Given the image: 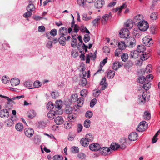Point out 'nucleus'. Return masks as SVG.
I'll list each match as a JSON object with an SVG mask.
<instances>
[{
	"label": "nucleus",
	"mask_w": 160,
	"mask_h": 160,
	"mask_svg": "<svg viewBox=\"0 0 160 160\" xmlns=\"http://www.w3.org/2000/svg\"><path fill=\"white\" fill-rule=\"evenodd\" d=\"M127 7L126 4L125 3H123L122 5L117 7L115 9V12H117L118 10L119 11L118 13V14H119L121 13V11L123 8H125Z\"/></svg>",
	"instance_id": "36"
},
{
	"label": "nucleus",
	"mask_w": 160,
	"mask_h": 160,
	"mask_svg": "<svg viewBox=\"0 0 160 160\" xmlns=\"http://www.w3.org/2000/svg\"><path fill=\"white\" fill-rule=\"evenodd\" d=\"M105 2L102 0H98L95 3V7L98 8H102L103 5L104 4Z\"/></svg>",
	"instance_id": "22"
},
{
	"label": "nucleus",
	"mask_w": 160,
	"mask_h": 160,
	"mask_svg": "<svg viewBox=\"0 0 160 160\" xmlns=\"http://www.w3.org/2000/svg\"><path fill=\"white\" fill-rule=\"evenodd\" d=\"M90 36L88 34H85L83 40L85 43H87L90 40Z\"/></svg>",
	"instance_id": "50"
},
{
	"label": "nucleus",
	"mask_w": 160,
	"mask_h": 160,
	"mask_svg": "<svg viewBox=\"0 0 160 160\" xmlns=\"http://www.w3.org/2000/svg\"><path fill=\"white\" fill-rule=\"evenodd\" d=\"M92 112L91 111H89L87 112L86 113L85 116L87 118H90L92 117Z\"/></svg>",
	"instance_id": "53"
},
{
	"label": "nucleus",
	"mask_w": 160,
	"mask_h": 160,
	"mask_svg": "<svg viewBox=\"0 0 160 160\" xmlns=\"http://www.w3.org/2000/svg\"><path fill=\"white\" fill-rule=\"evenodd\" d=\"M146 96L145 94L143 93L142 96H138V101L140 103L144 104L146 102Z\"/></svg>",
	"instance_id": "21"
},
{
	"label": "nucleus",
	"mask_w": 160,
	"mask_h": 160,
	"mask_svg": "<svg viewBox=\"0 0 160 160\" xmlns=\"http://www.w3.org/2000/svg\"><path fill=\"white\" fill-rule=\"evenodd\" d=\"M33 82L29 80L25 81L24 83V85L26 87H28L29 89H32L30 87L32 86Z\"/></svg>",
	"instance_id": "33"
},
{
	"label": "nucleus",
	"mask_w": 160,
	"mask_h": 160,
	"mask_svg": "<svg viewBox=\"0 0 160 160\" xmlns=\"http://www.w3.org/2000/svg\"><path fill=\"white\" fill-rule=\"evenodd\" d=\"M52 158L54 160H62L63 157L62 155H57L54 156Z\"/></svg>",
	"instance_id": "48"
},
{
	"label": "nucleus",
	"mask_w": 160,
	"mask_h": 160,
	"mask_svg": "<svg viewBox=\"0 0 160 160\" xmlns=\"http://www.w3.org/2000/svg\"><path fill=\"white\" fill-rule=\"evenodd\" d=\"M137 133L136 132H132L130 133L128 136V138L130 141H134L137 140L138 137Z\"/></svg>",
	"instance_id": "17"
},
{
	"label": "nucleus",
	"mask_w": 160,
	"mask_h": 160,
	"mask_svg": "<svg viewBox=\"0 0 160 160\" xmlns=\"http://www.w3.org/2000/svg\"><path fill=\"white\" fill-rule=\"evenodd\" d=\"M87 83V79L85 78H82L81 80L80 84L82 86H85Z\"/></svg>",
	"instance_id": "47"
},
{
	"label": "nucleus",
	"mask_w": 160,
	"mask_h": 160,
	"mask_svg": "<svg viewBox=\"0 0 160 160\" xmlns=\"http://www.w3.org/2000/svg\"><path fill=\"white\" fill-rule=\"evenodd\" d=\"M91 122L89 120L86 119L84 122L83 124L84 126L86 128H88L90 126Z\"/></svg>",
	"instance_id": "46"
},
{
	"label": "nucleus",
	"mask_w": 160,
	"mask_h": 160,
	"mask_svg": "<svg viewBox=\"0 0 160 160\" xmlns=\"http://www.w3.org/2000/svg\"><path fill=\"white\" fill-rule=\"evenodd\" d=\"M88 94V92L87 90L83 89L80 92V96L83 97H85Z\"/></svg>",
	"instance_id": "37"
},
{
	"label": "nucleus",
	"mask_w": 160,
	"mask_h": 160,
	"mask_svg": "<svg viewBox=\"0 0 160 160\" xmlns=\"http://www.w3.org/2000/svg\"><path fill=\"white\" fill-rule=\"evenodd\" d=\"M152 70V68L151 67V65H148L144 71V73L146 72L147 73H150Z\"/></svg>",
	"instance_id": "49"
},
{
	"label": "nucleus",
	"mask_w": 160,
	"mask_h": 160,
	"mask_svg": "<svg viewBox=\"0 0 160 160\" xmlns=\"http://www.w3.org/2000/svg\"><path fill=\"white\" fill-rule=\"evenodd\" d=\"M110 148L108 147H103L100 148L99 150L100 154L104 156H107L111 154L112 153V150Z\"/></svg>",
	"instance_id": "1"
},
{
	"label": "nucleus",
	"mask_w": 160,
	"mask_h": 160,
	"mask_svg": "<svg viewBox=\"0 0 160 160\" xmlns=\"http://www.w3.org/2000/svg\"><path fill=\"white\" fill-rule=\"evenodd\" d=\"M69 120L71 122H73L76 120V117L75 115H73L69 114L68 116Z\"/></svg>",
	"instance_id": "55"
},
{
	"label": "nucleus",
	"mask_w": 160,
	"mask_h": 160,
	"mask_svg": "<svg viewBox=\"0 0 160 160\" xmlns=\"http://www.w3.org/2000/svg\"><path fill=\"white\" fill-rule=\"evenodd\" d=\"M151 87V84L150 83V82H147L146 81L144 82V83L143 84V88L144 89L146 90H148Z\"/></svg>",
	"instance_id": "42"
},
{
	"label": "nucleus",
	"mask_w": 160,
	"mask_h": 160,
	"mask_svg": "<svg viewBox=\"0 0 160 160\" xmlns=\"http://www.w3.org/2000/svg\"><path fill=\"white\" fill-rule=\"evenodd\" d=\"M36 113L33 110H30L28 112V118L32 119L36 116Z\"/></svg>",
	"instance_id": "30"
},
{
	"label": "nucleus",
	"mask_w": 160,
	"mask_h": 160,
	"mask_svg": "<svg viewBox=\"0 0 160 160\" xmlns=\"http://www.w3.org/2000/svg\"><path fill=\"white\" fill-rule=\"evenodd\" d=\"M10 80L9 78L6 76H3L2 78V81L4 83H8Z\"/></svg>",
	"instance_id": "54"
},
{
	"label": "nucleus",
	"mask_w": 160,
	"mask_h": 160,
	"mask_svg": "<svg viewBox=\"0 0 160 160\" xmlns=\"http://www.w3.org/2000/svg\"><path fill=\"white\" fill-rule=\"evenodd\" d=\"M41 85V83L38 81H35L33 84V86L35 88L39 87Z\"/></svg>",
	"instance_id": "60"
},
{
	"label": "nucleus",
	"mask_w": 160,
	"mask_h": 160,
	"mask_svg": "<svg viewBox=\"0 0 160 160\" xmlns=\"http://www.w3.org/2000/svg\"><path fill=\"white\" fill-rule=\"evenodd\" d=\"M129 55L130 57L136 59L138 58L139 53L137 51H133L130 52Z\"/></svg>",
	"instance_id": "28"
},
{
	"label": "nucleus",
	"mask_w": 160,
	"mask_h": 160,
	"mask_svg": "<svg viewBox=\"0 0 160 160\" xmlns=\"http://www.w3.org/2000/svg\"><path fill=\"white\" fill-rule=\"evenodd\" d=\"M33 140L35 144H39L41 142V137L38 135H35L34 137Z\"/></svg>",
	"instance_id": "18"
},
{
	"label": "nucleus",
	"mask_w": 160,
	"mask_h": 160,
	"mask_svg": "<svg viewBox=\"0 0 160 160\" xmlns=\"http://www.w3.org/2000/svg\"><path fill=\"white\" fill-rule=\"evenodd\" d=\"M60 113L58 112V110L56 111L50 110L48 113V116L49 118L51 119H54L56 116L58 114H60Z\"/></svg>",
	"instance_id": "11"
},
{
	"label": "nucleus",
	"mask_w": 160,
	"mask_h": 160,
	"mask_svg": "<svg viewBox=\"0 0 160 160\" xmlns=\"http://www.w3.org/2000/svg\"><path fill=\"white\" fill-rule=\"evenodd\" d=\"M145 46L143 45H138L137 47V51L138 52H144L145 51Z\"/></svg>",
	"instance_id": "29"
},
{
	"label": "nucleus",
	"mask_w": 160,
	"mask_h": 160,
	"mask_svg": "<svg viewBox=\"0 0 160 160\" xmlns=\"http://www.w3.org/2000/svg\"><path fill=\"white\" fill-rule=\"evenodd\" d=\"M85 138L89 142L92 141L93 140V137L92 135L90 133L87 134L85 136Z\"/></svg>",
	"instance_id": "43"
},
{
	"label": "nucleus",
	"mask_w": 160,
	"mask_h": 160,
	"mask_svg": "<svg viewBox=\"0 0 160 160\" xmlns=\"http://www.w3.org/2000/svg\"><path fill=\"white\" fill-rule=\"evenodd\" d=\"M24 132L27 137L30 138L33 135L34 131L32 128H26L24 130Z\"/></svg>",
	"instance_id": "9"
},
{
	"label": "nucleus",
	"mask_w": 160,
	"mask_h": 160,
	"mask_svg": "<svg viewBox=\"0 0 160 160\" xmlns=\"http://www.w3.org/2000/svg\"><path fill=\"white\" fill-rule=\"evenodd\" d=\"M51 94L52 98L54 99L57 98L59 96V93L57 92H52Z\"/></svg>",
	"instance_id": "44"
},
{
	"label": "nucleus",
	"mask_w": 160,
	"mask_h": 160,
	"mask_svg": "<svg viewBox=\"0 0 160 160\" xmlns=\"http://www.w3.org/2000/svg\"><path fill=\"white\" fill-rule=\"evenodd\" d=\"M56 116L54 118V120L55 123L58 125L62 124L64 120L63 118L61 116Z\"/></svg>",
	"instance_id": "13"
},
{
	"label": "nucleus",
	"mask_w": 160,
	"mask_h": 160,
	"mask_svg": "<svg viewBox=\"0 0 160 160\" xmlns=\"http://www.w3.org/2000/svg\"><path fill=\"white\" fill-rule=\"evenodd\" d=\"M89 142L85 138H82L80 141L81 144L84 147H86L88 145Z\"/></svg>",
	"instance_id": "25"
},
{
	"label": "nucleus",
	"mask_w": 160,
	"mask_h": 160,
	"mask_svg": "<svg viewBox=\"0 0 160 160\" xmlns=\"http://www.w3.org/2000/svg\"><path fill=\"white\" fill-rule=\"evenodd\" d=\"M153 79V77L151 74H149L147 75L146 78L144 77H140L139 78L138 82V83L143 84L146 81L147 82H150Z\"/></svg>",
	"instance_id": "2"
},
{
	"label": "nucleus",
	"mask_w": 160,
	"mask_h": 160,
	"mask_svg": "<svg viewBox=\"0 0 160 160\" xmlns=\"http://www.w3.org/2000/svg\"><path fill=\"white\" fill-rule=\"evenodd\" d=\"M115 75V71L112 70H109L108 73V77L109 78H113Z\"/></svg>",
	"instance_id": "38"
},
{
	"label": "nucleus",
	"mask_w": 160,
	"mask_h": 160,
	"mask_svg": "<svg viewBox=\"0 0 160 160\" xmlns=\"http://www.w3.org/2000/svg\"><path fill=\"white\" fill-rule=\"evenodd\" d=\"M84 101V99L83 97H80L78 98L77 101V105L79 107H81L82 106Z\"/></svg>",
	"instance_id": "26"
},
{
	"label": "nucleus",
	"mask_w": 160,
	"mask_h": 160,
	"mask_svg": "<svg viewBox=\"0 0 160 160\" xmlns=\"http://www.w3.org/2000/svg\"><path fill=\"white\" fill-rule=\"evenodd\" d=\"M100 85L102 86L101 89L102 90H104L108 86V83L106 82V78L104 77L102 78L100 82Z\"/></svg>",
	"instance_id": "20"
},
{
	"label": "nucleus",
	"mask_w": 160,
	"mask_h": 160,
	"mask_svg": "<svg viewBox=\"0 0 160 160\" xmlns=\"http://www.w3.org/2000/svg\"><path fill=\"white\" fill-rule=\"evenodd\" d=\"M119 34L121 38L127 39L128 38V37L129 35V31L128 29H122L119 32Z\"/></svg>",
	"instance_id": "7"
},
{
	"label": "nucleus",
	"mask_w": 160,
	"mask_h": 160,
	"mask_svg": "<svg viewBox=\"0 0 160 160\" xmlns=\"http://www.w3.org/2000/svg\"><path fill=\"white\" fill-rule=\"evenodd\" d=\"M143 117L144 119L146 120H149L151 118L150 113L147 111L144 112Z\"/></svg>",
	"instance_id": "41"
},
{
	"label": "nucleus",
	"mask_w": 160,
	"mask_h": 160,
	"mask_svg": "<svg viewBox=\"0 0 160 160\" xmlns=\"http://www.w3.org/2000/svg\"><path fill=\"white\" fill-rule=\"evenodd\" d=\"M107 58H106L104 59L102 62H101L100 63V68L101 69L99 70H98V71L96 72L95 74L98 73L99 72H100L101 71L102 68L103 66H104L105 63L107 62Z\"/></svg>",
	"instance_id": "34"
},
{
	"label": "nucleus",
	"mask_w": 160,
	"mask_h": 160,
	"mask_svg": "<svg viewBox=\"0 0 160 160\" xmlns=\"http://www.w3.org/2000/svg\"><path fill=\"white\" fill-rule=\"evenodd\" d=\"M57 31L56 29H55L52 30L50 32H49V33L53 36H55L57 35Z\"/></svg>",
	"instance_id": "62"
},
{
	"label": "nucleus",
	"mask_w": 160,
	"mask_h": 160,
	"mask_svg": "<svg viewBox=\"0 0 160 160\" xmlns=\"http://www.w3.org/2000/svg\"><path fill=\"white\" fill-rule=\"evenodd\" d=\"M129 144L127 141H125L122 144L120 145V148L122 149H124L125 148L126 146Z\"/></svg>",
	"instance_id": "56"
},
{
	"label": "nucleus",
	"mask_w": 160,
	"mask_h": 160,
	"mask_svg": "<svg viewBox=\"0 0 160 160\" xmlns=\"http://www.w3.org/2000/svg\"><path fill=\"white\" fill-rule=\"evenodd\" d=\"M78 98V96L77 94H72V95L71 100L73 102L77 101Z\"/></svg>",
	"instance_id": "58"
},
{
	"label": "nucleus",
	"mask_w": 160,
	"mask_h": 160,
	"mask_svg": "<svg viewBox=\"0 0 160 160\" xmlns=\"http://www.w3.org/2000/svg\"><path fill=\"white\" fill-rule=\"evenodd\" d=\"M68 30L66 28H61L59 30V32L60 35L66 36Z\"/></svg>",
	"instance_id": "24"
},
{
	"label": "nucleus",
	"mask_w": 160,
	"mask_h": 160,
	"mask_svg": "<svg viewBox=\"0 0 160 160\" xmlns=\"http://www.w3.org/2000/svg\"><path fill=\"white\" fill-rule=\"evenodd\" d=\"M122 65L123 64L122 63H120L118 61H115L113 63L112 68L114 70H116L121 67Z\"/></svg>",
	"instance_id": "23"
},
{
	"label": "nucleus",
	"mask_w": 160,
	"mask_h": 160,
	"mask_svg": "<svg viewBox=\"0 0 160 160\" xmlns=\"http://www.w3.org/2000/svg\"><path fill=\"white\" fill-rule=\"evenodd\" d=\"M111 13L110 12L108 14H106L104 15L101 18L102 23L103 24H106L109 19H111L112 18Z\"/></svg>",
	"instance_id": "8"
},
{
	"label": "nucleus",
	"mask_w": 160,
	"mask_h": 160,
	"mask_svg": "<svg viewBox=\"0 0 160 160\" xmlns=\"http://www.w3.org/2000/svg\"><path fill=\"white\" fill-rule=\"evenodd\" d=\"M100 145L97 143H92L89 146V148L93 151H97L100 150Z\"/></svg>",
	"instance_id": "10"
},
{
	"label": "nucleus",
	"mask_w": 160,
	"mask_h": 160,
	"mask_svg": "<svg viewBox=\"0 0 160 160\" xmlns=\"http://www.w3.org/2000/svg\"><path fill=\"white\" fill-rule=\"evenodd\" d=\"M118 46L119 49L123 50L125 49L126 45L124 42H120L118 43Z\"/></svg>",
	"instance_id": "32"
},
{
	"label": "nucleus",
	"mask_w": 160,
	"mask_h": 160,
	"mask_svg": "<svg viewBox=\"0 0 160 160\" xmlns=\"http://www.w3.org/2000/svg\"><path fill=\"white\" fill-rule=\"evenodd\" d=\"M143 42L145 45L148 47H150L152 45V39L147 37H145L143 39Z\"/></svg>",
	"instance_id": "14"
},
{
	"label": "nucleus",
	"mask_w": 160,
	"mask_h": 160,
	"mask_svg": "<svg viewBox=\"0 0 160 160\" xmlns=\"http://www.w3.org/2000/svg\"><path fill=\"white\" fill-rule=\"evenodd\" d=\"M110 148L111 150H112V153L113 151H115L117 150L118 148L120 147V145L115 142L112 143L110 145Z\"/></svg>",
	"instance_id": "16"
},
{
	"label": "nucleus",
	"mask_w": 160,
	"mask_h": 160,
	"mask_svg": "<svg viewBox=\"0 0 160 160\" xmlns=\"http://www.w3.org/2000/svg\"><path fill=\"white\" fill-rule=\"evenodd\" d=\"M32 14L31 11H28V12L25 13L23 15V17L26 18H28V17L31 16Z\"/></svg>",
	"instance_id": "63"
},
{
	"label": "nucleus",
	"mask_w": 160,
	"mask_h": 160,
	"mask_svg": "<svg viewBox=\"0 0 160 160\" xmlns=\"http://www.w3.org/2000/svg\"><path fill=\"white\" fill-rule=\"evenodd\" d=\"M82 19L84 21H88L92 19L91 16H88L86 13H83L82 15Z\"/></svg>",
	"instance_id": "39"
},
{
	"label": "nucleus",
	"mask_w": 160,
	"mask_h": 160,
	"mask_svg": "<svg viewBox=\"0 0 160 160\" xmlns=\"http://www.w3.org/2000/svg\"><path fill=\"white\" fill-rule=\"evenodd\" d=\"M86 0H78V3L80 6H84Z\"/></svg>",
	"instance_id": "61"
},
{
	"label": "nucleus",
	"mask_w": 160,
	"mask_h": 160,
	"mask_svg": "<svg viewBox=\"0 0 160 160\" xmlns=\"http://www.w3.org/2000/svg\"><path fill=\"white\" fill-rule=\"evenodd\" d=\"M149 57V55L148 53H146L144 52L140 55V58L142 60H145L147 59Z\"/></svg>",
	"instance_id": "40"
},
{
	"label": "nucleus",
	"mask_w": 160,
	"mask_h": 160,
	"mask_svg": "<svg viewBox=\"0 0 160 160\" xmlns=\"http://www.w3.org/2000/svg\"><path fill=\"white\" fill-rule=\"evenodd\" d=\"M127 46L129 48H133L136 45V40L133 37H130L125 39Z\"/></svg>",
	"instance_id": "4"
},
{
	"label": "nucleus",
	"mask_w": 160,
	"mask_h": 160,
	"mask_svg": "<svg viewBox=\"0 0 160 160\" xmlns=\"http://www.w3.org/2000/svg\"><path fill=\"white\" fill-rule=\"evenodd\" d=\"M33 3H29L27 7V11H33L35 10V7L33 4Z\"/></svg>",
	"instance_id": "31"
},
{
	"label": "nucleus",
	"mask_w": 160,
	"mask_h": 160,
	"mask_svg": "<svg viewBox=\"0 0 160 160\" xmlns=\"http://www.w3.org/2000/svg\"><path fill=\"white\" fill-rule=\"evenodd\" d=\"M62 102L60 100H57L55 104V107L57 109V110H58V111H59L58 112L61 114L62 113V111L61 109L62 107Z\"/></svg>",
	"instance_id": "12"
},
{
	"label": "nucleus",
	"mask_w": 160,
	"mask_h": 160,
	"mask_svg": "<svg viewBox=\"0 0 160 160\" xmlns=\"http://www.w3.org/2000/svg\"><path fill=\"white\" fill-rule=\"evenodd\" d=\"M137 26L139 29L142 31H146L149 28V25L148 22L144 19Z\"/></svg>",
	"instance_id": "3"
},
{
	"label": "nucleus",
	"mask_w": 160,
	"mask_h": 160,
	"mask_svg": "<svg viewBox=\"0 0 160 160\" xmlns=\"http://www.w3.org/2000/svg\"><path fill=\"white\" fill-rule=\"evenodd\" d=\"M10 82L12 86H14L18 85L19 84L20 80L19 79L17 78H13L11 79Z\"/></svg>",
	"instance_id": "19"
},
{
	"label": "nucleus",
	"mask_w": 160,
	"mask_h": 160,
	"mask_svg": "<svg viewBox=\"0 0 160 160\" xmlns=\"http://www.w3.org/2000/svg\"><path fill=\"white\" fill-rule=\"evenodd\" d=\"M77 44V40L75 38H73L72 40L71 46L73 48L76 47Z\"/></svg>",
	"instance_id": "59"
},
{
	"label": "nucleus",
	"mask_w": 160,
	"mask_h": 160,
	"mask_svg": "<svg viewBox=\"0 0 160 160\" xmlns=\"http://www.w3.org/2000/svg\"><path fill=\"white\" fill-rule=\"evenodd\" d=\"M60 36L58 39V41L61 45L64 46L65 45V41L66 40V38L64 36Z\"/></svg>",
	"instance_id": "27"
},
{
	"label": "nucleus",
	"mask_w": 160,
	"mask_h": 160,
	"mask_svg": "<svg viewBox=\"0 0 160 160\" xmlns=\"http://www.w3.org/2000/svg\"><path fill=\"white\" fill-rule=\"evenodd\" d=\"M101 19V17L98 16L97 18L93 20L92 22V23L93 26H95L98 22Z\"/></svg>",
	"instance_id": "52"
},
{
	"label": "nucleus",
	"mask_w": 160,
	"mask_h": 160,
	"mask_svg": "<svg viewBox=\"0 0 160 160\" xmlns=\"http://www.w3.org/2000/svg\"><path fill=\"white\" fill-rule=\"evenodd\" d=\"M0 116L2 118H6L9 116L8 111L6 109H3L0 111Z\"/></svg>",
	"instance_id": "15"
},
{
	"label": "nucleus",
	"mask_w": 160,
	"mask_h": 160,
	"mask_svg": "<svg viewBox=\"0 0 160 160\" xmlns=\"http://www.w3.org/2000/svg\"><path fill=\"white\" fill-rule=\"evenodd\" d=\"M72 111V108L70 106L67 107L65 109V112L66 113L70 114Z\"/></svg>",
	"instance_id": "51"
},
{
	"label": "nucleus",
	"mask_w": 160,
	"mask_h": 160,
	"mask_svg": "<svg viewBox=\"0 0 160 160\" xmlns=\"http://www.w3.org/2000/svg\"><path fill=\"white\" fill-rule=\"evenodd\" d=\"M144 19L143 16L141 14H138L134 18L132 22L135 25H137Z\"/></svg>",
	"instance_id": "5"
},
{
	"label": "nucleus",
	"mask_w": 160,
	"mask_h": 160,
	"mask_svg": "<svg viewBox=\"0 0 160 160\" xmlns=\"http://www.w3.org/2000/svg\"><path fill=\"white\" fill-rule=\"evenodd\" d=\"M148 124L145 121L141 122L138 127L137 128L136 130L138 131L142 132L144 131L147 128Z\"/></svg>",
	"instance_id": "6"
},
{
	"label": "nucleus",
	"mask_w": 160,
	"mask_h": 160,
	"mask_svg": "<svg viewBox=\"0 0 160 160\" xmlns=\"http://www.w3.org/2000/svg\"><path fill=\"white\" fill-rule=\"evenodd\" d=\"M38 30L40 32H43L45 31V28L43 26H40L38 27Z\"/></svg>",
	"instance_id": "64"
},
{
	"label": "nucleus",
	"mask_w": 160,
	"mask_h": 160,
	"mask_svg": "<svg viewBox=\"0 0 160 160\" xmlns=\"http://www.w3.org/2000/svg\"><path fill=\"white\" fill-rule=\"evenodd\" d=\"M128 55L127 53H123L121 55V58L122 61L125 62L128 59Z\"/></svg>",
	"instance_id": "45"
},
{
	"label": "nucleus",
	"mask_w": 160,
	"mask_h": 160,
	"mask_svg": "<svg viewBox=\"0 0 160 160\" xmlns=\"http://www.w3.org/2000/svg\"><path fill=\"white\" fill-rule=\"evenodd\" d=\"M15 128L17 131H21L22 130L23 127L21 123H18L16 125Z\"/></svg>",
	"instance_id": "35"
},
{
	"label": "nucleus",
	"mask_w": 160,
	"mask_h": 160,
	"mask_svg": "<svg viewBox=\"0 0 160 160\" xmlns=\"http://www.w3.org/2000/svg\"><path fill=\"white\" fill-rule=\"evenodd\" d=\"M71 151L73 153H77L79 151V149L78 147L73 146L71 148Z\"/></svg>",
	"instance_id": "57"
}]
</instances>
